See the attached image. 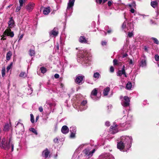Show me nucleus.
Returning a JSON list of instances; mask_svg holds the SVG:
<instances>
[{
	"label": "nucleus",
	"mask_w": 159,
	"mask_h": 159,
	"mask_svg": "<svg viewBox=\"0 0 159 159\" xmlns=\"http://www.w3.org/2000/svg\"><path fill=\"white\" fill-rule=\"evenodd\" d=\"M132 140V138L131 136H125L121 137L120 141L117 144L118 148L120 150H122L126 146L127 148H129L131 146Z\"/></svg>",
	"instance_id": "1"
},
{
	"label": "nucleus",
	"mask_w": 159,
	"mask_h": 159,
	"mask_svg": "<svg viewBox=\"0 0 159 159\" xmlns=\"http://www.w3.org/2000/svg\"><path fill=\"white\" fill-rule=\"evenodd\" d=\"M132 124V119H128L125 123H120L119 125L116 124V122L114 123L113 125L110 127V131H112V133L115 134L118 132V129L120 127L124 128L127 129L131 126Z\"/></svg>",
	"instance_id": "2"
},
{
	"label": "nucleus",
	"mask_w": 159,
	"mask_h": 159,
	"mask_svg": "<svg viewBox=\"0 0 159 159\" xmlns=\"http://www.w3.org/2000/svg\"><path fill=\"white\" fill-rule=\"evenodd\" d=\"M78 61L80 63L84 66H87L90 64L91 57L89 56L88 53L83 51L79 53Z\"/></svg>",
	"instance_id": "3"
},
{
	"label": "nucleus",
	"mask_w": 159,
	"mask_h": 159,
	"mask_svg": "<svg viewBox=\"0 0 159 159\" xmlns=\"http://www.w3.org/2000/svg\"><path fill=\"white\" fill-rule=\"evenodd\" d=\"M0 147L1 148L7 150H8L11 147V152H12L14 150V144L11 142L10 139H9L8 142L5 138H3L0 144Z\"/></svg>",
	"instance_id": "4"
},
{
	"label": "nucleus",
	"mask_w": 159,
	"mask_h": 159,
	"mask_svg": "<svg viewBox=\"0 0 159 159\" xmlns=\"http://www.w3.org/2000/svg\"><path fill=\"white\" fill-rule=\"evenodd\" d=\"M125 18L126 19L122 25V29L125 32H126L128 30H132L134 29V25L131 22L128 23L127 26H126V24L127 23V19H126L125 16Z\"/></svg>",
	"instance_id": "5"
},
{
	"label": "nucleus",
	"mask_w": 159,
	"mask_h": 159,
	"mask_svg": "<svg viewBox=\"0 0 159 159\" xmlns=\"http://www.w3.org/2000/svg\"><path fill=\"white\" fill-rule=\"evenodd\" d=\"M75 0H69L66 9V14L68 16H70L73 12V7L74 4Z\"/></svg>",
	"instance_id": "6"
},
{
	"label": "nucleus",
	"mask_w": 159,
	"mask_h": 159,
	"mask_svg": "<svg viewBox=\"0 0 159 159\" xmlns=\"http://www.w3.org/2000/svg\"><path fill=\"white\" fill-rule=\"evenodd\" d=\"M84 78V76L79 75L76 77L75 82L77 84H81L83 83V79Z\"/></svg>",
	"instance_id": "7"
},
{
	"label": "nucleus",
	"mask_w": 159,
	"mask_h": 159,
	"mask_svg": "<svg viewBox=\"0 0 159 159\" xmlns=\"http://www.w3.org/2000/svg\"><path fill=\"white\" fill-rule=\"evenodd\" d=\"M98 90L96 89H94L91 92L90 97L94 100H97L99 99L97 97Z\"/></svg>",
	"instance_id": "8"
},
{
	"label": "nucleus",
	"mask_w": 159,
	"mask_h": 159,
	"mask_svg": "<svg viewBox=\"0 0 159 159\" xmlns=\"http://www.w3.org/2000/svg\"><path fill=\"white\" fill-rule=\"evenodd\" d=\"M4 34L7 36H10L11 38L13 37L14 35V32L12 31L10 28L6 29L4 32Z\"/></svg>",
	"instance_id": "9"
},
{
	"label": "nucleus",
	"mask_w": 159,
	"mask_h": 159,
	"mask_svg": "<svg viewBox=\"0 0 159 159\" xmlns=\"http://www.w3.org/2000/svg\"><path fill=\"white\" fill-rule=\"evenodd\" d=\"M58 34V29L57 28H54L53 30L49 32V35L51 37H56Z\"/></svg>",
	"instance_id": "10"
},
{
	"label": "nucleus",
	"mask_w": 159,
	"mask_h": 159,
	"mask_svg": "<svg viewBox=\"0 0 159 159\" xmlns=\"http://www.w3.org/2000/svg\"><path fill=\"white\" fill-rule=\"evenodd\" d=\"M129 98L125 96L124 97V100L121 102V104L124 107H127L129 105Z\"/></svg>",
	"instance_id": "11"
},
{
	"label": "nucleus",
	"mask_w": 159,
	"mask_h": 159,
	"mask_svg": "<svg viewBox=\"0 0 159 159\" xmlns=\"http://www.w3.org/2000/svg\"><path fill=\"white\" fill-rule=\"evenodd\" d=\"M140 66L143 67H146L147 65L146 59L145 56H143V59H141L139 63Z\"/></svg>",
	"instance_id": "12"
},
{
	"label": "nucleus",
	"mask_w": 159,
	"mask_h": 159,
	"mask_svg": "<svg viewBox=\"0 0 159 159\" xmlns=\"http://www.w3.org/2000/svg\"><path fill=\"white\" fill-rule=\"evenodd\" d=\"M34 5V4L33 3L30 2L26 6L25 8L28 11L30 12L32 11L33 9Z\"/></svg>",
	"instance_id": "13"
},
{
	"label": "nucleus",
	"mask_w": 159,
	"mask_h": 159,
	"mask_svg": "<svg viewBox=\"0 0 159 159\" xmlns=\"http://www.w3.org/2000/svg\"><path fill=\"white\" fill-rule=\"evenodd\" d=\"M15 127L17 129H19L20 130H23L24 129V126L22 123L18 121L16 122Z\"/></svg>",
	"instance_id": "14"
},
{
	"label": "nucleus",
	"mask_w": 159,
	"mask_h": 159,
	"mask_svg": "<svg viewBox=\"0 0 159 159\" xmlns=\"http://www.w3.org/2000/svg\"><path fill=\"white\" fill-rule=\"evenodd\" d=\"M9 28H11L14 27L15 24L14 21L12 18V17H11L9 18V20L8 22Z\"/></svg>",
	"instance_id": "15"
},
{
	"label": "nucleus",
	"mask_w": 159,
	"mask_h": 159,
	"mask_svg": "<svg viewBox=\"0 0 159 159\" xmlns=\"http://www.w3.org/2000/svg\"><path fill=\"white\" fill-rule=\"evenodd\" d=\"M79 41L81 43H89V41L86 39V38L84 36H80L79 38Z\"/></svg>",
	"instance_id": "16"
},
{
	"label": "nucleus",
	"mask_w": 159,
	"mask_h": 159,
	"mask_svg": "<svg viewBox=\"0 0 159 159\" xmlns=\"http://www.w3.org/2000/svg\"><path fill=\"white\" fill-rule=\"evenodd\" d=\"M61 131L62 133L66 134L68 133L69 129L67 126L64 125L61 128Z\"/></svg>",
	"instance_id": "17"
},
{
	"label": "nucleus",
	"mask_w": 159,
	"mask_h": 159,
	"mask_svg": "<svg viewBox=\"0 0 159 159\" xmlns=\"http://www.w3.org/2000/svg\"><path fill=\"white\" fill-rule=\"evenodd\" d=\"M122 75H124L125 77H127L125 70H124V69L123 70H119L117 73V75L118 76H120Z\"/></svg>",
	"instance_id": "18"
},
{
	"label": "nucleus",
	"mask_w": 159,
	"mask_h": 159,
	"mask_svg": "<svg viewBox=\"0 0 159 159\" xmlns=\"http://www.w3.org/2000/svg\"><path fill=\"white\" fill-rule=\"evenodd\" d=\"M49 153L50 152L49 150L48 149L46 148L43 151L42 155L45 158H47L49 156H50Z\"/></svg>",
	"instance_id": "19"
},
{
	"label": "nucleus",
	"mask_w": 159,
	"mask_h": 159,
	"mask_svg": "<svg viewBox=\"0 0 159 159\" xmlns=\"http://www.w3.org/2000/svg\"><path fill=\"white\" fill-rule=\"evenodd\" d=\"M103 157V159H115L112 155H110L109 153H107L104 155Z\"/></svg>",
	"instance_id": "20"
},
{
	"label": "nucleus",
	"mask_w": 159,
	"mask_h": 159,
	"mask_svg": "<svg viewBox=\"0 0 159 159\" xmlns=\"http://www.w3.org/2000/svg\"><path fill=\"white\" fill-rule=\"evenodd\" d=\"M27 94L28 95L31 94L33 91V89L31 85H29L28 88L26 89Z\"/></svg>",
	"instance_id": "21"
},
{
	"label": "nucleus",
	"mask_w": 159,
	"mask_h": 159,
	"mask_svg": "<svg viewBox=\"0 0 159 159\" xmlns=\"http://www.w3.org/2000/svg\"><path fill=\"white\" fill-rule=\"evenodd\" d=\"M110 90V88L109 87H107L105 88L104 89L103 91V94L105 96L107 95Z\"/></svg>",
	"instance_id": "22"
},
{
	"label": "nucleus",
	"mask_w": 159,
	"mask_h": 159,
	"mask_svg": "<svg viewBox=\"0 0 159 159\" xmlns=\"http://www.w3.org/2000/svg\"><path fill=\"white\" fill-rule=\"evenodd\" d=\"M50 12V7H48L44 8L43 11V13L44 14L47 15Z\"/></svg>",
	"instance_id": "23"
},
{
	"label": "nucleus",
	"mask_w": 159,
	"mask_h": 159,
	"mask_svg": "<svg viewBox=\"0 0 159 159\" xmlns=\"http://www.w3.org/2000/svg\"><path fill=\"white\" fill-rule=\"evenodd\" d=\"M12 55L11 52L9 51L7 52L6 55V59L7 61H9L11 58V57Z\"/></svg>",
	"instance_id": "24"
},
{
	"label": "nucleus",
	"mask_w": 159,
	"mask_h": 159,
	"mask_svg": "<svg viewBox=\"0 0 159 159\" xmlns=\"http://www.w3.org/2000/svg\"><path fill=\"white\" fill-rule=\"evenodd\" d=\"M132 84L130 82H129L126 85V88L128 90H130L132 88Z\"/></svg>",
	"instance_id": "25"
},
{
	"label": "nucleus",
	"mask_w": 159,
	"mask_h": 159,
	"mask_svg": "<svg viewBox=\"0 0 159 159\" xmlns=\"http://www.w3.org/2000/svg\"><path fill=\"white\" fill-rule=\"evenodd\" d=\"M90 149L89 148H86L83 151L84 153L86 155H87L89 157V154H90Z\"/></svg>",
	"instance_id": "26"
},
{
	"label": "nucleus",
	"mask_w": 159,
	"mask_h": 159,
	"mask_svg": "<svg viewBox=\"0 0 159 159\" xmlns=\"http://www.w3.org/2000/svg\"><path fill=\"white\" fill-rule=\"evenodd\" d=\"M10 126L8 123L5 124L4 126L3 130L4 131H8L9 129Z\"/></svg>",
	"instance_id": "27"
},
{
	"label": "nucleus",
	"mask_w": 159,
	"mask_h": 159,
	"mask_svg": "<svg viewBox=\"0 0 159 159\" xmlns=\"http://www.w3.org/2000/svg\"><path fill=\"white\" fill-rule=\"evenodd\" d=\"M158 5V3L157 1H152L151 3V6L154 8H155Z\"/></svg>",
	"instance_id": "28"
},
{
	"label": "nucleus",
	"mask_w": 159,
	"mask_h": 159,
	"mask_svg": "<svg viewBox=\"0 0 159 159\" xmlns=\"http://www.w3.org/2000/svg\"><path fill=\"white\" fill-rule=\"evenodd\" d=\"M151 39L153 40V42L155 43L157 45L159 44V41L157 38L154 37H152Z\"/></svg>",
	"instance_id": "29"
},
{
	"label": "nucleus",
	"mask_w": 159,
	"mask_h": 159,
	"mask_svg": "<svg viewBox=\"0 0 159 159\" xmlns=\"http://www.w3.org/2000/svg\"><path fill=\"white\" fill-rule=\"evenodd\" d=\"M27 76V75L26 73L24 72H21L19 75V76L20 77L24 78H25V77H26Z\"/></svg>",
	"instance_id": "30"
},
{
	"label": "nucleus",
	"mask_w": 159,
	"mask_h": 159,
	"mask_svg": "<svg viewBox=\"0 0 159 159\" xmlns=\"http://www.w3.org/2000/svg\"><path fill=\"white\" fill-rule=\"evenodd\" d=\"M93 77L97 79H98L100 76V74L98 72H96L94 74Z\"/></svg>",
	"instance_id": "31"
},
{
	"label": "nucleus",
	"mask_w": 159,
	"mask_h": 159,
	"mask_svg": "<svg viewBox=\"0 0 159 159\" xmlns=\"http://www.w3.org/2000/svg\"><path fill=\"white\" fill-rule=\"evenodd\" d=\"M70 132H74V133H76V128L75 127H70Z\"/></svg>",
	"instance_id": "32"
},
{
	"label": "nucleus",
	"mask_w": 159,
	"mask_h": 159,
	"mask_svg": "<svg viewBox=\"0 0 159 159\" xmlns=\"http://www.w3.org/2000/svg\"><path fill=\"white\" fill-rule=\"evenodd\" d=\"M1 73L2 76L4 77L6 73V69L5 67L2 68L1 71Z\"/></svg>",
	"instance_id": "33"
},
{
	"label": "nucleus",
	"mask_w": 159,
	"mask_h": 159,
	"mask_svg": "<svg viewBox=\"0 0 159 159\" xmlns=\"http://www.w3.org/2000/svg\"><path fill=\"white\" fill-rule=\"evenodd\" d=\"M41 72L43 73H45L47 71L46 69L44 67H42L40 68Z\"/></svg>",
	"instance_id": "34"
},
{
	"label": "nucleus",
	"mask_w": 159,
	"mask_h": 159,
	"mask_svg": "<svg viewBox=\"0 0 159 159\" xmlns=\"http://www.w3.org/2000/svg\"><path fill=\"white\" fill-rule=\"evenodd\" d=\"M128 6L130 7H133L135 8L136 6L135 2H133L131 4H129Z\"/></svg>",
	"instance_id": "35"
},
{
	"label": "nucleus",
	"mask_w": 159,
	"mask_h": 159,
	"mask_svg": "<svg viewBox=\"0 0 159 159\" xmlns=\"http://www.w3.org/2000/svg\"><path fill=\"white\" fill-rule=\"evenodd\" d=\"M35 51L34 50L30 49V55L31 56H33L35 55Z\"/></svg>",
	"instance_id": "36"
},
{
	"label": "nucleus",
	"mask_w": 159,
	"mask_h": 159,
	"mask_svg": "<svg viewBox=\"0 0 159 159\" xmlns=\"http://www.w3.org/2000/svg\"><path fill=\"white\" fill-rule=\"evenodd\" d=\"M12 66V63L11 62L10 64L8 65L7 67V72H8L9 70L11 68Z\"/></svg>",
	"instance_id": "37"
},
{
	"label": "nucleus",
	"mask_w": 159,
	"mask_h": 159,
	"mask_svg": "<svg viewBox=\"0 0 159 159\" xmlns=\"http://www.w3.org/2000/svg\"><path fill=\"white\" fill-rule=\"evenodd\" d=\"M30 130L33 133L36 134H37V133L36 130L34 128H31L30 129Z\"/></svg>",
	"instance_id": "38"
},
{
	"label": "nucleus",
	"mask_w": 159,
	"mask_h": 159,
	"mask_svg": "<svg viewBox=\"0 0 159 159\" xmlns=\"http://www.w3.org/2000/svg\"><path fill=\"white\" fill-rule=\"evenodd\" d=\"M87 103V101L86 100L83 101L81 103V109L82 108V107L84 106Z\"/></svg>",
	"instance_id": "39"
},
{
	"label": "nucleus",
	"mask_w": 159,
	"mask_h": 159,
	"mask_svg": "<svg viewBox=\"0 0 159 159\" xmlns=\"http://www.w3.org/2000/svg\"><path fill=\"white\" fill-rule=\"evenodd\" d=\"M128 55L127 54H125L123 55L122 56H118V58L120 59V61H121V60L120 59H122L123 58H124L127 56Z\"/></svg>",
	"instance_id": "40"
},
{
	"label": "nucleus",
	"mask_w": 159,
	"mask_h": 159,
	"mask_svg": "<svg viewBox=\"0 0 159 159\" xmlns=\"http://www.w3.org/2000/svg\"><path fill=\"white\" fill-rule=\"evenodd\" d=\"M30 120L32 123H33L34 122V116L32 114H30Z\"/></svg>",
	"instance_id": "41"
},
{
	"label": "nucleus",
	"mask_w": 159,
	"mask_h": 159,
	"mask_svg": "<svg viewBox=\"0 0 159 159\" xmlns=\"http://www.w3.org/2000/svg\"><path fill=\"white\" fill-rule=\"evenodd\" d=\"M25 2L23 0H19V3L20 6L22 7L23 6V4Z\"/></svg>",
	"instance_id": "42"
},
{
	"label": "nucleus",
	"mask_w": 159,
	"mask_h": 159,
	"mask_svg": "<svg viewBox=\"0 0 159 159\" xmlns=\"http://www.w3.org/2000/svg\"><path fill=\"white\" fill-rule=\"evenodd\" d=\"M128 62H129V65H133L134 64V62L131 59H129Z\"/></svg>",
	"instance_id": "43"
},
{
	"label": "nucleus",
	"mask_w": 159,
	"mask_h": 159,
	"mask_svg": "<svg viewBox=\"0 0 159 159\" xmlns=\"http://www.w3.org/2000/svg\"><path fill=\"white\" fill-rule=\"evenodd\" d=\"M76 133L71 132L70 137L71 138H74L75 137V134Z\"/></svg>",
	"instance_id": "44"
},
{
	"label": "nucleus",
	"mask_w": 159,
	"mask_h": 159,
	"mask_svg": "<svg viewBox=\"0 0 159 159\" xmlns=\"http://www.w3.org/2000/svg\"><path fill=\"white\" fill-rule=\"evenodd\" d=\"M95 149H93L92 151L90 152V154H89V157L92 156L93 154L95 152Z\"/></svg>",
	"instance_id": "45"
},
{
	"label": "nucleus",
	"mask_w": 159,
	"mask_h": 159,
	"mask_svg": "<svg viewBox=\"0 0 159 159\" xmlns=\"http://www.w3.org/2000/svg\"><path fill=\"white\" fill-rule=\"evenodd\" d=\"M155 58L156 61H159V56L157 54L155 55Z\"/></svg>",
	"instance_id": "46"
},
{
	"label": "nucleus",
	"mask_w": 159,
	"mask_h": 159,
	"mask_svg": "<svg viewBox=\"0 0 159 159\" xmlns=\"http://www.w3.org/2000/svg\"><path fill=\"white\" fill-rule=\"evenodd\" d=\"M133 34L132 31L131 32H129L128 35V36L129 38L132 37L133 36Z\"/></svg>",
	"instance_id": "47"
},
{
	"label": "nucleus",
	"mask_w": 159,
	"mask_h": 159,
	"mask_svg": "<svg viewBox=\"0 0 159 159\" xmlns=\"http://www.w3.org/2000/svg\"><path fill=\"white\" fill-rule=\"evenodd\" d=\"M107 44V42L105 41H102L101 42V45L102 46H106Z\"/></svg>",
	"instance_id": "48"
},
{
	"label": "nucleus",
	"mask_w": 159,
	"mask_h": 159,
	"mask_svg": "<svg viewBox=\"0 0 159 159\" xmlns=\"http://www.w3.org/2000/svg\"><path fill=\"white\" fill-rule=\"evenodd\" d=\"M48 105H49L50 107V109H52V106H55V104L53 103H51L50 102L48 103Z\"/></svg>",
	"instance_id": "49"
},
{
	"label": "nucleus",
	"mask_w": 159,
	"mask_h": 159,
	"mask_svg": "<svg viewBox=\"0 0 159 159\" xmlns=\"http://www.w3.org/2000/svg\"><path fill=\"white\" fill-rule=\"evenodd\" d=\"M113 3V2L111 1H109L108 2V5L109 7H110Z\"/></svg>",
	"instance_id": "50"
},
{
	"label": "nucleus",
	"mask_w": 159,
	"mask_h": 159,
	"mask_svg": "<svg viewBox=\"0 0 159 159\" xmlns=\"http://www.w3.org/2000/svg\"><path fill=\"white\" fill-rule=\"evenodd\" d=\"M21 6H19V7H17L16 9V11L18 12L21 9Z\"/></svg>",
	"instance_id": "51"
},
{
	"label": "nucleus",
	"mask_w": 159,
	"mask_h": 159,
	"mask_svg": "<svg viewBox=\"0 0 159 159\" xmlns=\"http://www.w3.org/2000/svg\"><path fill=\"white\" fill-rule=\"evenodd\" d=\"M114 65H116L117 64V60L116 59H114L113 61Z\"/></svg>",
	"instance_id": "52"
},
{
	"label": "nucleus",
	"mask_w": 159,
	"mask_h": 159,
	"mask_svg": "<svg viewBox=\"0 0 159 159\" xmlns=\"http://www.w3.org/2000/svg\"><path fill=\"white\" fill-rule=\"evenodd\" d=\"M6 35H5V34H4V33L1 36L2 37V38L1 39V40H5L6 39V38H5L4 37H5Z\"/></svg>",
	"instance_id": "53"
},
{
	"label": "nucleus",
	"mask_w": 159,
	"mask_h": 159,
	"mask_svg": "<svg viewBox=\"0 0 159 159\" xmlns=\"http://www.w3.org/2000/svg\"><path fill=\"white\" fill-rule=\"evenodd\" d=\"M59 74H56L54 75V77L56 79L58 78H59Z\"/></svg>",
	"instance_id": "54"
},
{
	"label": "nucleus",
	"mask_w": 159,
	"mask_h": 159,
	"mask_svg": "<svg viewBox=\"0 0 159 159\" xmlns=\"http://www.w3.org/2000/svg\"><path fill=\"white\" fill-rule=\"evenodd\" d=\"M110 71L111 72H113L114 71V68L112 66H111L110 68Z\"/></svg>",
	"instance_id": "55"
},
{
	"label": "nucleus",
	"mask_w": 159,
	"mask_h": 159,
	"mask_svg": "<svg viewBox=\"0 0 159 159\" xmlns=\"http://www.w3.org/2000/svg\"><path fill=\"white\" fill-rule=\"evenodd\" d=\"M110 122L109 121H106L105 123V125L107 126H109L110 125Z\"/></svg>",
	"instance_id": "56"
},
{
	"label": "nucleus",
	"mask_w": 159,
	"mask_h": 159,
	"mask_svg": "<svg viewBox=\"0 0 159 159\" xmlns=\"http://www.w3.org/2000/svg\"><path fill=\"white\" fill-rule=\"evenodd\" d=\"M102 0H96V2L97 3H99L100 4L102 3Z\"/></svg>",
	"instance_id": "57"
},
{
	"label": "nucleus",
	"mask_w": 159,
	"mask_h": 159,
	"mask_svg": "<svg viewBox=\"0 0 159 159\" xmlns=\"http://www.w3.org/2000/svg\"><path fill=\"white\" fill-rule=\"evenodd\" d=\"M39 111L41 112H42L43 111V108L42 107H39Z\"/></svg>",
	"instance_id": "58"
},
{
	"label": "nucleus",
	"mask_w": 159,
	"mask_h": 159,
	"mask_svg": "<svg viewBox=\"0 0 159 159\" xmlns=\"http://www.w3.org/2000/svg\"><path fill=\"white\" fill-rule=\"evenodd\" d=\"M130 11L131 13H134L135 12V10L133 8H131L130 10Z\"/></svg>",
	"instance_id": "59"
},
{
	"label": "nucleus",
	"mask_w": 159,
	"mask_h": 159,
	"mask_svg": "<svg viewBox=\"0 0 159 159\" xmlns=\"http://www.w3.org/2000/svg\"><path fill=\"white\" fill-rule=\"evenodd\" d=\"M58 139L57 138L54 139L53 140V141L55 143H57L58 141Z\"/></svg>",
	"instance_id": "60"
},
{
	"label": "nucleus",
	"mask_w": 159,
	"mask_h": 159,
	"mask_svg": "<svg viewBox=\"0 0 159 159\" xmlns=\"http://www.w3.org/2000/svg\"><path fill=\"white\" fill-rule=\"evenodd\" d=\"M23 37V35L22 34V35H21L20 37H19V39H18V41H19V40H20V39H22V38Z\"/></svg>",
	"instance_id": "61"
},
{
	"label": "nucleus",
	"mask_w": 159,
	"mask_h": 159,
	"mask_svg": "<svg viewBox=\"0 0 159 159\" xmlns=\"http://www.w3.org/2000/svg\"><path fill=\"white\" fill-rule=\"evenodd\" d=\"M144 49L145 51H148V49L147 47L145 46L144 47Z\"/></svg>",
	"instance_id": "62"
},
{
	"label": "nucleus",
	"mask_w": 159,
	"mask_h": 159,
	"mask_svg": "<svg viewBox=\"0 0 159 159\" xmlns=\"http://www.w3.org/2000/svg\"><path fill=\"white\" fill-rule=\"evenodd\" d=\"M59 49V45L58 44H57V47H56V50H57H57H58Z\"/></svg>",
	"instance_id": "63"
},
{
	"label": "nucleus",
	"mask_w": 159,
	"mask_h": 159,
	"mask_svg": "<svg viewBox=\"0 0 159 159\" xmlns=\"http://www.w3.org/2000/svg\"><path fill=\"white\" fill-rule=\"evenodd\" d=\"M112 40L114 41H116V38H113L112 39Z\"/></svg>",
	"instance_id": "64"
}]
</instances>
